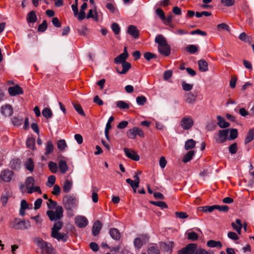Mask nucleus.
Listing matches in <instances>:
<instances>
[{"instance_id": "603ef678", "label": "nucleus", "mask_w": 254, "mask_h": 254, "mask_svg": "<svg viewBox=\"0 0 254 254\" xmlns=\"http://www.w3.org/2000/svg\"><path fill=\"white\" fill-rule=\"evenodd\" d=\"M238 136V130L237 129H231L230 130V136L228 139L233 140L236 138Z\"/></svg>"}, {"instance_id": "774afa93", "label": "nucleus", "mask_w": 254, "mask_h": 254, "mask_svg": "<svg viewBox=\"0 0 254 254\" xmlns=\"http://www.w3.org/2000/svg\"><path fill=\"white\" fill-rule=\"evenodd\" d=\"M61 188L58 185H55L52 191V194L54 195H59L61 192Z\"/></svg>"}, {"instance_id": "5701e85b", "label": "nucleus", "mask_w": 254, "mask_h": 254, "mask_svg": "<svg viewBox=\"0 0 254 254\" xmlns=\"http://www.w3.org/2000/svg\"><path fill=\"white\" fill-rule=\"evenodd\" d=\"M127 33L134 38L139 36V31L135 26L129 25L128 27Z\"/></svg>"}, {"instance_id": "7ed1b4c3", "label": "nucleus", "mask_w": 254, "mask_h": 254, "mask_svg": "<svg viewBox=\"0 0 254 254\" xmlns=\"http://www.w3.org/2000/svg\"><path fill=\"white\" fill-rule=\"evenodd\" d=\"M185 254H212L201 248H198L196 244L191 243L181 249Z\"/></svg>"}, {"instance_id": "aec40b11", "label": "nucleus", "mask_w": 254, "mask_h": 254, "mask_svg": "<svg viewBox=\"0 0 254 254\" xmlns=\"http://www.w3.org/2000/svg\"><path fill=\"white\" fill-rule=\"evenodd\" d=\"M12 196V193L11 191L7 190L2 193L0 200L3 206L6 205L8 199Z\"/></svg>"}, {"instance_id": "7c9ffc66", "label": "nucleus", "mask_w": 254, "mask_h": 254, "mask_svg": "<svg viewBox=\"0 0 254 254\" xmlns=\"http://www.w3.org/2000/svg\"><path fill=\"white\" fill-rule=\"evenodd\" d=\"M37 20V16L34 11L29 12L27 16V21L28 23H34Z\"/></svg>"}, {"instance_id": "473e14b6", "label": "nucleus", "mask_w": 254, "mask_h": 254, "mask_svg": "<svg viewBox=\"0 0 254 254\" xmlns=\"http://www.w3.org/2000/svg\"><path fill=\"white\" fill-rule=\"evenodd\" d=\"M126 182L127 184H129L133 190L134 192H136V189L139 187V183L135 181H132L130 179H127Z\"/></svg>"}, {"instance_id": "0e129e2a", "label": "nucleus", "mask_w": 254, "mask_h": 254, "mask_svg": "<svg viewBox=\"0 0 254 254\" xmlns=\"http://www.w3.org/2000/svg\"><path fill=\"white\" fill-rule=\"evenodd\" d=\"M49 202L47 203L48 206L50 209L56 208L57 205L56 201L53 200L51 199H48Z\"/></svg>"}, {"instance_id": "f8f14e48", "label": "nucleus", "mask_w": 254, "mask_h": 254, "mask_svg": "<svg viewBox=\"0 0 254 254\" xmlns=\"http://www.w3.org/2000/svg\"><path fill=\"white\" fill-rule=\"evenodd\" d=\"M149 240L148 236L146 234L140 235L139 237L135 238L133 241V245L135 249H140L143 245Z\"/></svg>"}, {"instance_id": "9b49d317", "label": "nucleus", "mask_w": 254, "mask_h": 254, "mask_svg": "<svg viewBox=\"0 0 254 254\" xmlns=\"http://www.w3.org/2000/svg\"><path fill=\"white\" fill-rule=\"evenodd\" d=\"M228 129L220 130L214 137L215 141L219 143L224 142L228 138Z\"/></svg>"}, {"instance_id": "e2e57ef3", "label": "nucleus", "mask_w": 254, "mask_h": 254, "mask_svg": "<svg viewBox=\"0 0 254 254\" xmlns=\"http://www.w3.org/2000/svg\"><path fill=\"white\" fill-rule=\"evenodd\" d=\"M47 28V24L45 20H44L42 24H40L38 26V31L44 32Z\"/></svg>"}, {"instance_id": "0eeeda50", "label": "nucleus", "mask_w": 254, "mask_h": 254, "mask_svg": "<svg viewBox=\"0 0 254 254\" xmlns=\"http://www.w3.org/2000/svg\"><path fill=\"white\" fill-rule=\"evenodd\" d=\"M14 173L9 169H4L0 173V183H9L14 179Z\"/></svg>"}, {"instance_id": "680f3d73", "label": "nucleus", "mask_w": 254, "mask_h": 254, "mask_svg": "<svg viewBox=\"0 0 254 254\" xmlns=\"http://www.w3.org/2000/svg\"><path fill=\"white\" fill-rule=\"evenodd\" d=\"M228 237L229 239L234 241L237 240L239 239L238 235L234 232H229L228 233Z\"/></svg>"}, {"instance_id": "3c124183", "label": "nucleus", "mask_w": 254, "mask_h": 254, "mask_svg": "<svg viewBox=\"0 0 254 254\" xmlns=\"http://www.w3.org/2000/svg\"><path fill=\"white\" fill-rule=\"evenodd\" d=\"M27 147L31 149H34L35 139L33 138H29L26 140Z\"/></svg>"}, {"instance_id": "79ce46f5", "label": "nucleus", "mask_w": 254, "mask_h": 254, "mask_svg": "<svg viewBox=\"0 0 254 254\" xmlns=\"http://www.w3.org/2000/svg\"><path fill=\"white\" fill-rule=\"evenodd\" d=\"M186 49L190 54H194L198 51V47L194 45H189L186 47Z\"/></svg>"}, {"instance_id": "864d4df0", "label": "nucleus", "mask_w": 254, "mask_h": 254, "mask_svg": "<svg viewBox=\"0 0 254 254\" xmlns=\"http://www.w3.org/2000/svg\"><path fill=\"white\" fill-rule=\"evenodd\" d=\"M238 150V145L237 143H234L231 144L229 147V152L231 154H234L236 153Z\"/></svg>"}, {"instance_id": "e433bc0d", "label": "nucleus", "mask_w": 254, "mask_h": 254, "mask_svg": "<svg viewBox=\"0 0 254 254\" xmlns=\"http://www.w3.org/2000/svg\"><path fill=\"white\" fill-rule=\"evenodd\" d=\"M193 151H190L188 152L184 156L182 161L184 163H187L190 161L194 155Z\"/></svg>"}, {"instance_id": "4be33fe9", "label": "nucleus", "mask_w": 254, "mask_h": 254, "mask_svg": "<svg viewBox=\"0 0 254 254\" xmlns=\"http://www.w3.org/2000/svg\"><path fill=\"white\" fill-rule=\"evenodd\" d=\"M102 227V224L99 220L95 221L93 225L92 234L94 236H97L100 232Z\"/></svg>"}, {"instance_id": "2eb2a0df", "label": "nucleus", "mask_w": 254, "mask_h": 254, "mask_svg": "<svg viewBox=\"0 0 254 254\" xmlns=\"http://www.w3.org/2000/svg\"><path fill=\"white\" fill-rule=\"evenodd\" d=\"M8 92L11 96H15L23 93L22 88L17 84L14 86L9 87L8 88Z\"/></svg>"}, {"instance_id": "4d7b16f0", "label": "nucleus", "mask_w": 254, "mask_h": 254, "mask_svg": "<svg viewBox=\"0 0 254 254\" xmlns=\"http://www.w3.org/2000/svg\"><path fill=\"white\" fill-rule=\"evenodd\" d=\"M182 87L185 91H189L192 89L193 85L192 84H189L183 81L182 82Z\"/></svg>"}, {"instance_id": "c85d7f7f", "label": "nucleus", "mask_w": 254, "mask_h": 254, "mask_svg": "<svg viewBox=\"0 0 254 254\" xmlns=\"http://www.w3.org/2000/svg\"><path fill=\"white\" fill-rule=\"evenodd\" d=\"M199 70L202 72L206 71L208 70V64L204 60H200L198 62Z\"/></svg>"}, {"instance_id": "72a5a7b5", "label": "nucleus", "mask_w": 254, "mask_h": 254, "mask_svg": "<svg viewBox=\"0 0 254 254\" xmlns=\"http://www.w3.org/2000/svg\"><path fill=\"white\" fill-rule=\"evenodd\" d=\"M72 187V182L66 180L65 181L63 186V190L64 192H68Z\"/></svg>"}, {"instance_id": "f257e3e1", "label": "nucleus", "mask_w": 254, "mask_h": 254, "mask_svg": "<svg viewBox=\"0 0 254 254\" xmlns=\"http://www.w3.org/2000/svg\"><path fill=\"white\" fill-rule=\"evenodd\" d=\"M155 42L158 44V50L161 55L165 56H168L170 55L171 48L164 36L162 35H157L155 39Z\"/></svg>"}, {"instance_id": "412c9836", "label": "nucleus", "mask_w": 254, "mask_h": 254, "mask_svg": "<svg viewBox=\"0 0 254 254\" xmlns=\"http://www.w3.org/2000/svg\"><path fill=\"white\" fill-rule=\"evenodd\" d=\"M109 234L112 238L116 241L119 240L121 238V233L117 228L110 229Z\"/></svg>"}, {"instance_id": "a19ab883", "label": "nucleus", "mask_w": 254, "mask_h": 254, "mask_svg": "<svg viewBox=\"0 0 254 254\" xmlns=\"http://www.w3.org/2000/svg\"><path fill=\"white\" fill-rule=\"evenodd\" d=\"M57 147L60 150H64L67 147V145L65 140L61 139L58 140L57 142Z\"/></svg>"}, {"instance_id": "dca6fc26", "label": "nucleus", "mask_w": 254, "mask_h": 254, "mask_svg": "<svg viewBox=\"0 0 254 254\" xmlns=\"http://www.w3.org/2000/svg\"><path fill=\"white\" fill-rule=\"evenodd\" d=\"M75 223L79 228H84L88 225V221L85 216H77L75 219Z\"/></svg>"}, {"instance_id": "a18cd8bd", "label": "nucleus", "mask_w": 254, "mask_h": 254, "mask_svg": "<svg viewBox=\"0 0 254 254\" xmlns=\"http://www.w3.org/2000/svg\"><path fill=\"white\" fill-rule=\"evenodd\" d=\"M48 167L49 168L50 170L53 173H56L58 171V166L56 163L54 162H50L48 164Z\"/></svg>"}, {"instance_id": "09e8293b", "label": "nucleus", "mask_w": 254, "mask_h": 254, "mask_svg": "<svg viewBox=\"0 0 254 254\" xmlns=\"http://www.w3.org/2000/svg\"><path fill=\"white\" fill-rule=\"evenodd\" d=\"M151 203L155 206H158V207L161 208L162 209L166 208L168 207L167 204L164 201H151Z\"/></svg>"}, {"instance_id": "a211bd4d", "label": "nucleus", "mask_w": 254, "mask_h": 254, "mask_svg": "<svg viewBox=\"0 0 254 254\" xmlns=\"http://www.w3.org/2000/svg\"><path fill=\"white\" fill-rule=\"evenodd\" d=\"M1 113L5 117L10 116L13 113L12 107L9 105H6L1 107Z\"/></svg>"}, {"instance_id": "cd10ccee", "label": "nucleus", "mask_w": 254, "mask_h": 254, "mask_svg": "<svg viewBox=\"0 0 254 254\" xmlns=\"http://www.w3.org/2000/svg\"><path fill=\"white\" fill-rule=\"evenodd\" d=\"M207 246L209 248H217L220 249L222 247V244L220 241L209 240L207 242Z\"/></svg>"}, {"instance_id": "13d9d810", "label": "nucleus", "mask_w": 254, "mask_h": 254, "mask_svg": "<svg viewBox=\"0 0 254 254\" xmlns=\"http://www.w3.org/2000/svg\"><path fill=\"white\" fill-rule=\"evenodd\" d=\"M217 28L219 30H224L227 31H230V28L228 26V25L224 23L218 24L217 26Z\"/></svg>"}, {"instance_id": "052dcab7", "label": "nucleus", "mask_w": 254, "mask_h": 254, "mask_svg": "<svg viewBox=\"0 0 254 254\" xmlns=\"http://www.w3.org/2000/svg\"><path fill=\"white\" fill-rule=\"evenodd\" d=\"M112 29L114 32L115 34H118L120 32V28L119 27V25L116 23H114L112 24L111 26Z\"/></svg>"}, {"instance_id": "20e7f679", "label": "nucleus", "mask_w": 254, "mask_h": 254, "mask_svg": "<svg viewBox=\"0 0 254 254\" xmlns=\"http://www.w3.org/2000/svg\"><path fill=\"white\" fill-rule=\"evenodd\" d=\"M34 242L37 247L46 253L49 254L52 252V246L42 239L38 237L35 238L34 239Z\"/></svg>"}, {"instance_id": "de8ad7c7", "label": "nucleus", "mask_w": 254, "mask_h": 254, "mask_svg": "<svg viewBox=\"0 0 254 254\" xmlns=\"http://www.w3.org/2000/svg\"><path fill=\"white\" fill-rule=\"evenodd\" d=\"M72 105L75 109V110L78 112L79 114L82 116H84L85 114L84 112L80 106L79 104L73 103Z\"/></svg>"}, {"instance_id": "ddd939ff", "label": "nucleus", "mask_w": 254, "mask_h": 254, "mask_svg": "<svg viewBox=\"0 0 254 254\" xmlns=\"http://www.w3.org/2000/svg\"><path fill=\"white\" fill-rule=\"evenodd\" d=\"M193 123L192 118L190 116H186L181 120V126L184 129L187 130L193 126Z\"/></svg>"}, {"instance_id": "4c0bfd02", "label": "nucleus", "mask_w": 254, "mask_h": 254, "mask_svg": "<svg viewBox=\"0 0 254 254\" xmlns=\"http://www.w3.org/2000/svg\"><path fill=\"white\" fill-rule=\"evenodd\" d=\"M23 119L21 117H14L11 119V122L14 126H20L23 123Z\"/></svg>"}, {"instance_id": "f704fd0d", "label": "nucleus", "mask_w": 254, "mask_h": 254, "mask_svg": "<svg viewBox=\"0 0 254 254\" xmlns=\"http://www.w3.org/2000/svg\"><path fill=\"white\" fill-rule=\"evenodd\" d=\"M195 145V141L194 140L189 139L185 143V148L186 150H189L194 148Z\"/></svg>"}, {"instance_id": "b1692460", "label": "nucleus", "mask_w": 254, "mask_h": 254, "mask_svg": "<svg viewBox=\"0 0 254 254\" xmlns=\"http://www.w3.org/2000/svg\"><path fill=\"white\" fill-rule=\"evenodd\" d=\"M174 244L172 241H168L162 244V247L164 252L170 254L172 252V249L174 247Z\"/></svg>"}, {"instance_id": "6e6d98bb", "label": "nucleus", "mask_w": 254, "mask_h": 254, "mask_svg": "<svg viewBox=\"0 0 254 254\" xmlns=\"http://www.w3.org/2000/svg\"><path fill=\"white\" fill-rule=\"evenodd\" d=\"M147 252L148 254H160V251L157 247L155 246L149 247Z\"/></svg>"}, {"instance_id": "69168bd1", "label": "nucleus", "mask_w": 254, "mask_h": 254, "mask_svg": "<svg viewBox=\"0 0 254 254\" xmlns=\"http://www.w3.org/2000/svg\"><path fill=\"white\" fill-rule=\"evenodd\" d=\"M239 38L243 41L249 42V37L245 32L241 33L239 36Z\"/></svg>"}, {"instance_id": "c9c22d12", "label": "nucleus", "mask_w": 254, "mask_h": 254, "mask_svg": "<svg viewBox=\"0 0 254 254\" xmlns=\"http://www.w3.org/2000/svg\"><path fill=\"white\" fill-rule=\"evenodd\" d=\"M26 168L29 171L32 172L34 169V163L32 159L28 158L26 160L25 163Z\"/></svg>"}, {"instance_id": "49530a36", "label": "nucleus", "mask_w": 254, "mask_h": 254, "mask_svg": "<svg viewBox=\"0 0 254 254\" xmlns=\"http://www.w3.org/2000/svg\"><path fill=\"white\" fill-rule=\"evenodd\" d=\"M56 179V177L54 175L49 176L46 183L47 186L50 188L52 187L55 183Z\"/></svg>"}, {"instance_id": "2f4dec72", "label": "nucleus", "mask_w": 254, "mask_h": 254, "mask_svg": "<svg viewBox=\"0 0 254 254\" xmlns=\"http://www.w3.org/2000/svg\"><path fill=\"white\" fill-rule=\"evenodd\" d=\"M254 139V130L253 129H251L249 130L248 134L246 136L245 143V144H247L251 141H252Z\"/></svg>"}, {"instance_id": "8fccbe9b", "label": "nucleus", "mask_w": 254, "mask_h": 254, "mask_svg": "<svg viewBox=\"0 0 254 254\" xmlns=\"http://www.w3.org/2000/svg\"><path fill=\"white\" fill-rule=\"evenodd\" d=\"M136 103L138 105H144L147 101L146 97L144 96H138L136 98Z\"/></svg>"}, {"instance_id": "423d86ee", "label": "nucleus", "mask_w": 254, "mask_h": 254, "mask_svg": "<svg viewBox=\"0 0 254 254\" xmlns=\"http://www.w3.org/2000/svg\"><path fill=\"white\" fill-rule=\"evenodd\" d=\"M35 180L34 178L32 177H29L27 178L25 182V185L26 188L28 190V193H32L34 192H38L40 194L42 193V191L41 189L39 187L36 186L34 187Z\"/></svg>"}, {"instance_id": "4468645a", "label": "nucleus", "mask_w": 254, "mask_h": 254, "mask_svg": "<svg viewBox=\"0 0 254 254\" xmlns=\"http://www.w3.org/2000/svg\"><path fill=\"white\" fill-rule=\"evenodd\" d=\"M131 64L128 62H126L118 65L116 69L118 73L121 74H126L130 68Z\"/></svg>"}, {"instance_id": "338daca9", "label": "nucleus", "mask_w": 254, "mask_h": 254, "mask_svg": "<svg viewBox=\"0 0 254 254\" xmlns=\"http://www.w3.org/2000/svg\"><path fill=\"white\" fill-rule=\"evenodd\" d=\"M235 0H221V3L225 6H230L234 4Z\"/></svg>"}, {"instance_id": "bf43d9fd", "label": "nucleus", "mask_w": 254, "mask_h": 254, "mask_svg": "<svg viewBox=\"0 0 254 254\" xmlns=\"http://www.w3.org/2000/svg\"><path fill=\"white\" fill-rule=\"evenodd\" d=\"M156 13L162 20H165V14L163 10L162 9L160 8H157L156 10Z\"/></svg>"}, {"instance_id": "c756f323", "label": "nucleus", "mask_w": 254, "mask_h": 254, "mask_svg": "<svg viewBox=\"0 0 254 254\" xmlns=\"http://www.w3.org/2000/svg\"><path fill=\"white\" fill-rule=\"evenodd\" d=\"M59 169L60 172L64 174L68 170V167L66 162L64 160H60L59 163Z\"/></svg>"}, {"instance_id": "37998d69", "label": "nucleus", "mask_w": 254, "mask_h": 254, "mask_svg": "<svg viewBox=\"0 0 254 254\" xmlns=\"http://www.w3.org/2000/svg\"><path fill=\"white\" fill-rule=\"evenodd\" d=\"M186 102L189 103H192L195 100V96L191 92L187 93L185 95Z\"/></svg>"}, {"instance_id": "ea45409f", "label": "nucleus", "mask_w": 254, "mask_h": 254, "mask_svg": "<svg viewBox=\"0 0 254 254\" xmlns=\"http://www.w3.org/2000/svg\"><path fill=\"white\" fill-rule=\"evenodd\" d=\"M187 235L188 239L192 241H195L198 238V235L193 231L188 232Z\"/></svg>"}, {"instance_id": "9d476101", "label": "nucleus", "mask_w": 254, "mask_h": 254, "mask_svg": "<svg viewBox=\"0 0 254 254\" xmlns=\"http://www.w3.org/2000/svg\"><path fill=\"white\" fill-rule=\"evenodd\" d=\"M63 200L65 207L67 210H71L76 205L77 200L74 196L67 195L64 198Z\"/></svg>"}, {"instance_id": "393cba45", "label": "nucleus", "mask_w": 254, "mask_h": 254, "mask_svg": "<svg viewBox=\"0 0 254 254\" xmlns=\"http://www.w3.org/2000/svg\"><path fill=\"white\" fill-rule=\"evenodd\" d=\"M54 146L51 140H49L47 142L45 146V155H48L53 152Z\"/></svg>"}, {"instance_id": "c03bdc74", "label": "nucleus", "mask_w": 254, "mask_h": 254, "mask_svg": "<svg viewBox=\"0 0 254 254\" xmlns=\"http://www.w3.org/2000/svg\"><path fill=\"white\" fill-rule=\"evenodd\" d=\"M42 115L46 118L49 119L52 117L53 114L50 110V109L48 108H46L44 109L42 111Z\"/></svg>"}, {"instance_id": "5fc2aeb1", "label": "nucleus", "mask_w": 254, "mask_h": 254, "mask_svg": "<svg viewBox=\"0 0 254 254\" xmlns=\"http://www.w3.org/2000/svg\"><path fill=\"white\" fill-rule=\"evenodd\" d=\"M215 209V205L212 206H205L201 207V210L204 212H211Z\"/></svg>"}, {"instance_id": "6e6552de", "label": "nucleus", "mask_w": 254, "mask_h": 254, "mask_svg": "<svg viewBox=\"0 0 254 254\" xmlns=\"http://www.w3.org/2000/svg\"><path fill=\"white\" fill-rule=\"evenodd\" d=\"M11 226L12 228L17 230L27 229L30 227V224L28 221H25L15 219L11 223Z\"/></svg>"}, {"instance_id": "f03ea898", "label": "nucleus", "mask_w": 254, "mask_h": 254, "mask_svg": "<svg viewBox=\"0 0 254 254\" xmlns=\"http://www.w3.org/2000/svg\"><path fill=\"white\" fill-rule=\"evenodd\" d=\"M63 224L62 222L59 221L54 224L52 228L51 236L53 238L57 239L58 241H62L64 242L67 241L68 236L65 233H60V230L62 229Z\"/></svg>"}, {"instance_id": "58836bf2", "label": "nucleus", "mask_w": 254, "mask_h": 254, "mask_svg": "<svg viewBox=\"0 0 254 254\" xmlns=\"http://www.w3.org/2000/svg\"><path fill=\"white\" fill-rule=\"evenodd\" d=\"M117 106L122 110L127 109L129 108V104L123 101H119L116 102Z\"/></svg>"}, {"instance_id": "f3484780", "label": "nucleus", "mask_w": 254, "mask_h": 254, "mask_svg": "<svg viewBox=\"0 0 254 254\" xmlns=\"http://www.w3.org/2000/svg\"><path fill=\"white\" fill-rule=\"evenodd\" d=\"M126 155L129 159L134 161H138L140 159L139 156L136 152L132 150L125 148L124 149Z\"/></svg>"}, {"instance_id": "a878e982", "label": "nucleus", "mask_w": 254, "mask_h": 254, "mask_svg": "<svg viewBox=\"0 0 254 254\" xmlns=\"http://www.w3.org/2000/svg\"><path fill=\"white\" fill-rule=\"evenodd\" d=\"M127 58L126 54L122 53L115 59L114 62L116 64H120L126 62Z\"/></svg>"}, {"instance_id": "bb28decb", "label": "nucleus", "mask_w": 254, "mask_h": 254, "mask_svg": "<svg viewBox=\"0 0 254 254\" xmlns=\"http://www.w3.org/2000/svg\"><path fill=\"white\" fill-rule=\"evenodd\" d=\"M217 119L218 120V125L221 128H226L230 126V124L226 122L224 118L221 117L220 116H217Z\"/></svg>"}, {"instance_id": "39448f33", "label": "nucleus", "mask_w": 254, "mask_h": 254, "mask_svg": "<svg viewBox=\"0 0 254 254\" xmlns=\"http://www.w3.org/2000/svg\"><path fill=\"white\" fill-rule=\"evenodd\" d=\"M47 214L51 221H56L60 219L63 215V209L61 206H58L55 211L48 210Z\"/></svg>"}, {"instance_id": "1a4fd4ad", "label": "nucleus", "mask_w": 254, "mask_h": 254, "mask_svg": "<svg viewBox=\"0 0 254 254\" xmlns=\"http://www.w3.org/2000/svg\"><path fill=\"white\" fill-rule=\"evenodd\" d=\"M127 135L130 139H134L136 135H138L140 137H144L143 130L138 127H134L132 128L128 129L127 132Z\"/></svg>"}, {"instance_id": "6ab92c4d", "label": "nucleus", "mask_w": 254, "mask_h": 254, "mask_svg": "<svg viewBox=\"0 0 254 254\" xmlns=\"http://www.w3.org/2000/svg\"><path fill=\"white\" fill-rule=\"evenodd\" d=\"M231 226L234 230H236L239 235L241 234V230L243 227V225L241 223L240 219H237L235 222H232Z\"/></svg>"}]
</instances>
